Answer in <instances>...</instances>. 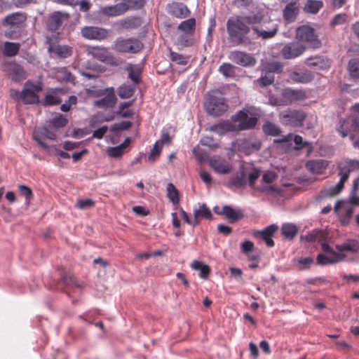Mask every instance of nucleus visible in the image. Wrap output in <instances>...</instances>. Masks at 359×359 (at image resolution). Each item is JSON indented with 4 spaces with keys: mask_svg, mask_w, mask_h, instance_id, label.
Returning <instances> with one entry per match:
<instances>
[{
    "mask_svg": "<svg viewBox=\"0 0 359 359\" xmlns=\"http://www.w3.org/2000/svg\"><path fill=\"white\" fill-rule=\"evenodd\" d=\"M8 65V72L10 73L12 81L14 82H20L26 77V72L25 69L19 64L15 62H10Z\"/></svg>",
    "mask_w": 359,
    "mask_h": 359,
    "instance_id": "obj_23",
    "label": "nucleus"
},
{
    "mask_svg": "<svg viewBox=\"0 0 359 359\" xmlns=\"http://www.w3.org/2000/svg\"><path fill=\"white\" fill-rule=\"evenodd\" d=\"M337 252L343 253V252H349L356 253L359 250V243L356 240H353L348 243L335 245Z\"/></svg>",
    "mask_w": 359,
    "mask_h": 359,
    "instance_id": "obj_37",
    "label": "nucleus"
},
{
    "mask_svg": "<svg viewBox=\"0 0 359 359\" xmlns=\"http://www.w3.org/2000/svg\"><path fill=\"white\" fill-rule=\"evenodd\" d=\"M163 145L159 142H156L151 150V153L148 156L149 161H154L156 158L161 154Z\"/></svg>",
    "mask_w": 359,
    "mask_h": 359,
    "instance_id": "obj_54",
    "label": "nucleus"
},
{
    "mask_svg": "<svg viewBox=\"0 0 359 359\" xmlns=\"http://www.w3.org/2000/svg\"><path fill=\"white\" fill-rule=\"evenodd\" d=\"M290 79L295 83H307L313 79V75L309 70L293 71L290 74Z\"/></svg>",
    "mask_w": 359,
    "mask_h": 359,
    "instance_id": "obj_22",
    "label": "nucleus"
},
{
    "mask_svg": "<svg viewBox=\"0 0 359 359\" xmlns=\"http://www.w3.org/2000/svg\"><path fill=\"white\" fill-rule=\"evenodd\" d=\"M62 100L60 97L49 93L47 94L44 99L41 100V103L43 107L55 106L60 104Z\"/></svg>",
    "mask_w": 359,
    "mask_h": 359,
    "instance_id": "obj_44",
    "label": "nucleus"
},
{
    "mask_svg": "<svg viewBox=\"0 0 359 359\" xmlns=\"http://www.w3.org/2000/svg\"><path fill=\"white\" fill-rule=\"evenodd\" d=\"M349 76L353 79H359V58L354 57L349 60V63L347 66Z\"/></svg>",
    "mask_w": 359,
    "mask_h": 359,
    "instance_id": "obj_40",
    "label": "nucleus"
},
{
    "mask_svg": "<svg viewBox=\"0 0 359 359\" xmlns=\"http://www.w3.org/2000/svg\"><path fill=\"white\" fill-rule=\"evenodd\" d=\"M264 70L268 74L280 73L283 71V65L278 62L271 63L265 67Z\"/></svg>",
    "mask_w": 359,
    "mask_h": 359,
    "instance_id": "obj_59",
    "label": "nucleus"
},
{
    "mask_svg": "<svg viewBox=\"0 0 359 359\" xmlns=\"http://www.w3.org/2000/svg\"><path fill=\"white\" fill-rule=\"evenodd\" d=\"M209 130L215 132L219 135H224L229 132L238 131L236 128V124L229 121H219L217 123L210 126Z\"/></svg>",
    "mask_w": 359,
    "mask_h": 359,
    "instance_id": "obj_21",
    "label": "nucleus"
},
{
    "mask_svg": "<svg viewBox=\"0 0 359 359\" xmlns=\"http://www.w3.org/2000/svg\"><path fill=\"white\" fill-rule=\"evenodd\" d=\"M320 246H321L322 250L325 254L332 255V256H337V257L346 256V255L344 253L337 252V251H335L333 249V248L332 246H330L329 244H327V243H322Z\"/></svg>",
    "mask_w": 359,
    "mask_h": 359,
    "instance_id": "obj_60",
    "label": "nucleus"
},
{
    "mask_svg": "<svg viewBox=\"0 0 359 359\" xmlns=\"http://www.w3.org/2000/svg\"><path fill=\"white\" fill-rule=\"evenodd\" d=\"M306 114L300 109L287 108L278 114L280 123L287 127L300 128L304 126Z\"/></svg>",
    "mask_w": 359,
    "mask_h": 359,
    "instance_id": "obj_5",
    "label": "nucleus"
},
{
    "mask_svg": "<svg viewBox=\"0 0 359 359\" xmlns=\"http://www.w3.org/2000/svg\"><path fill=\"white\" fill-rule=\"evenodd\" d=\"M351 129L355 133L349 134V140L353 142L355 148H359V116L352 119Z\"/></svg>",
    "mask_w": 359,
    "mask_h": 359,
    "instance_id": "obj_34",
    "label": "nucleus"
},
{
    "mask_svg": "<svg viewBox=\"0 0 359 359\" xmlns=\"http://www.w3.org/2000/svg\"><path fill=\"white\" fill-rule=\"evenodd\" d=\"M196 24H179L177 27V45L180 48L192 46L196 43Z\"/></svg>",
    "mask_w": 359,
    "mask_h": 359,
    "instance_id": "obj_6",
    "label": "nucleus"
},
{
    "mask_svg": "<svg viewBox=\"0 0 359 359\" xmlns=\"http://www.w3.org/2000/svg\"><path fill=\"white\" fill-rule=\"evenodd\" d=\"M126 12L129 10H138L146 4V0H122Z\"/></svg>",
    "mask_w": 359,
    "mask_h": 359,
    "instance_id": "obj_41",
    "label": "nucleus"
},
{
    "mask_svg": "<svg viewBox=\"0 0 359 359\" xmlns=\"http://www.w3.org/2000/svg\"><path fill=\"white\" fill-rule=\"evenodd\" d=\"M69 15L67 13L57 11L53 13L50 18V22H62L67 20Z\"/></svg>",
    "mask_w": 359,
    "mask_h": 359,
    "instance_id": "obj_61",
    "label": "nucleus"
},
{
    "mask_svg": "<svg viewBox=\"0 0 359 359\" xmlns=\"http://www.w3.org/2000/svg\"><path fill=\"white\" fill-rule=\"evenodd\" d=\"M55 53L61 58H67L71 55L72 49L67 46H57L55 49Z\"/></svg>",
    "mask_w": 359,
    "mask_h": 359,
    "instance_id": "obj_52",
    "label": "nucleus"
},
{
    "mask_svg": "<svg viewBox=\"0 0 359 359\" xmlns=\"http://www.w3.org/2000/svg\"><path fill=\"white\" fill-rule=\"evenodd\" d=\"M94 201L91 198L79 199L77 201L76 207L81 210H86L94 205Z\"/></svg>",
    "mask_w": 359,
    "mask_h": 359,
    "instance_id": "obj_62",
    "label": "nucleus"
},
{
    "mask_svg": "<svg viewBox=\"0 0 359 359\" xmlns=\"http://www.w3.org/2000/svg\"><path fill=\"white\" fill-rule=\"evenodd\" d=\"M144 48V44L137 39L118 38L114 44V50L120 53H136Z\"/></svg>",
    "mask_w": 359,
    "mask_h": 359,
    "instance_id": "obj_8",
    "label": "nucleus"
},
{
    "mask_svg": "<svg viewBox=\"0 0 359 359\" xmlns=\"http://www.w3.org/2000/svg\"><path fill=\"white\" fill-rule=\"evenodd\" d=\"M322 238V230L319 229H313L312 231H308L306 234L300 236V241L307 243H313Z\"/></svg>",
    "mask_w": 359,
    "mask_h": 359,
    "instance_id": "obj_36",
    "label": "nucleus"
},
{
    "mask_svg": "<svg viewBox=\"0 0 359 359\" xmlns=\"http://www.w3.org/2000/svg\"><path fill=\"white\" fill-rule=\"evenodd\" d=\"M346 176L340 177L339 182L330 189V195H337L339 194L344 189V183L347 182Z\"/></svg>",
    "mask_w": 359,
    "mask_h": 359,
    "instance_id": "obj_58",
    "label": "nucleus"
},
{
    "mask_svg": "<svg viewBox=\"0 0 359 359\" xmlns=\"http://www.w3.org/2000/svg\"><path fill=\"white\" fill-rule=\"evenodd\" d=\"M97 96H104L103 97L99 100H96L94 102V105L100 109H113L116 104L117 98L113 87L106 88L100 90L97 93Z\"/></svg>",
    "mask_w": 359,
    "mask_h": 359,
    "instance_id": "obj_9",
    "label": "nucleus"
},
{
    "mask_svg": "<svg viewBox=\"0 0 359 359\" xmlns=\"http://www.w3.org/2000/svg\"><path fill=\"white\" fill-rule=\"evenodd\" d=\"M346 256H327L325 254L320 253L316 258V263L320 266H325L327 264H336L340 263L345 259Z\"/></svg>",
    "mask_w": 359,
    "mask_h": 359,
    "instance_id": "obj_28",
    "label": "nucleus"
},
{
    "mask_svg": "<svg viewBox=\"0 0 359 359\" xmlns=\"http://www.w3.org/2000/svg\"><path fill=\"white\" fill-rule=\"evenodd\" d=\"M280 97H282V100H280V102L278 104L287 105L296 101L304 100L306 99V95L303 90H294L290 88H286L283 90Z\"/></svg>",
    "mask_w": 359,
    "mask_h": 359,
    "instance_id": "obj_13",
    "label": "nucleus"
},
{
    "mask_svg": "<svg viewBox=\"0 0 359 359\" xmlns=\"http://www.w3.org/2000/svg\"><path fill=\"white\" fill-rule=\"evenodd\" d=\"M208 164L218 174H227L231 170V165L219 156H214L210 158Z\"/></svg>",
    "mask_w": 359,
    "mask_h": 359,
    "instance_id": "obj_17",
    "label": "nucleus"
},
{
    "mask_svg": "<svg viewBox=\"0 0 359 359\" xmlns=\"http://www.w3.org/2000/svg\"><path fill=\"white\" fill-rule=\"evenodd\" d=\"M337 169L339 170L338 175L340 177H344V175L347 180L350 177V169L348 168L345 160L337 164Z\"/></svg>",
    "mask_w": 359,
    "mask_h": 359,
    "instance_id": "obj_57",
    "label": "nucleus"
},
{
    "mask_svg": "<svg viewBox=\"0 0 359 359\" xmlns=\"http://www.w3.org/2000/svg\"><path fill=\"white\" fill-rule=\"evenodd\" d=\"M127 70L128 71V78L135 84H138L141 81L142 68L136 65H129L127 67Z\"/></svg>",
    "mask_w": 359,
    "mask_h": 359,
    "instance_id": "obj_39",
    "label": "nucleus"
},
{
    "mask_svg": "<svg viewBox=\"0 0 359 359\" xmlns=\"http://www.w3.org/2000/svg\"><path fill=\"white\" fill-rule=\"evenodd\" d=\"M27 20V14L23 12H16L5 17L3 22H25Z\"/></svg>",
    "mask_w": 359,
    "mask_h": 359,
    "instance_id": "obj_43",
    "label": "nucleus"
},
{
    "mask_svg": "<svg viewBox=\"0 0 359 359\" xmlns=\"http://www.w3.org/2000/svg\"><path fill=\"white\" fill-rule=\"evenodd\" d=\"M78 98L75 95H72L68 97L65 102L61 104L60 109L63 112H68L73 104H76Z\"/></svg>",
    "mask_w": 359,
    "mask_h": 359,
    "instance_id": "obj_55",
    "label": "nucleus"
},
{
    "mask_svg": "<svg viewBox=\"0 0 359 359\" xmlns=\"http://www.w3.org/2000/svg\"><path fill=\"white\" fill-rule=\"evenodd\" d=\"M226 32L229 33V41L233 46H245L251 43L248 36L250 28L248 24H226Z\"/></svg>",
    "mask_w": 359,
    "mask_h": 359,
    "instance_id": "obj_3",
    "label": "nucleus"
},
{
    "mask_svg": "<svg viewBox=\"0 0 359 359\" xmlns=\"http://www.w3.org/2000/svg\"><path fill=\"white\" fill-rule=\"evenodd\" d=\"M306 50V46L300 41H292L285 44L282 50H280V55L286 60H291L298 57Z\"/></svg>",
    "mask_w": 359,
    "mask_h": 359,
    "instance_id": "obj_10",
    "label": "nucleus"
},
{
    "mask_svg": "<svg viewBox=\"0 0 359 359\" xmlns=\"http://www.w3.org/2000/svg\"><path fill=\"white\" fill-rule=\"evenodd\" d=\"M166 11L170 15L180 19L186 18L190 15L187 6L180 2L168 4L166 6Z\"/></svg>",
    "mask_w": 359,
    "mask_h": 359,
    "instance_id": "obj_18",
    "label": "nucleus"
},
{
    "mask_svg": "<svg viewBox=\"0 0 359 359\" xmlns=\"http://www.w3.org/2000/svg\"><path fill=\"white\" fill-rule=\"evenodd\" d=\"M229 59L235 64L245 67H252L256 64V60L252 55L241 50L231 51Z\"/></svg>",
    "mask_w": 359,
    "mask_h": 359,
    "instance_id": "obj_11",
    "label": "nucleus"
},
{
    "mask_svg": "<svg viewBox=\"0 0 359 359\" xmlns=\"http://www.w3.org/2000/svg\"><path fill=\"white\" fill-rule=\"evenodd\" d=\"M43 86L40 80H27L22 86L18 99L25 104H40L38 93L43 90Z\"/></svg>",
    "mask_w": 359,
    "mask_h": 359,
    "instance_id": "obj_2",
    "label": "nucleus"
},
{
    "mask_svg": "<svg viewBox=\"0 0 359 359\" xmlns=\"http://www.w3.org/2000/svg\"><path fill=\"white\" fill-rule=\"evenodd\" d=\"M46 139L50 140H55V133L49 130L46 126H44L41 129L35 130L33 133V140L36 142L41 147L45 149H50V147L44 142Z\"/></svg>",
    "mask_w": 359,
    "mask_h": 359,
    "instance_id": "obj_16",
    "label": "nucleus"
},
{
    "mask_svg": "<svg viewBox=\"0 0 359 359\" xmlns=\"http://www.w3.org/2000/svg\"><path fill=\"white\" fill-rule=\"evenodd\" d=\"M167 196L173 204H177L180 203V198L179 191L172 182H169L167 185Z\"/></svg>",
    "mask_w": 359,
    "mask_h": 359,
    "instance_id": "obj_42",
    "label": "nucleus"
},
{
    "mask_svg": "<svg viewBox=\"0 0 359 359\" xmlns=\"http://www.w3.org/2000/svg\"><path fill=\"white\" fill-rule=\"evenodd\" d=\"M308 65L318 70H324L329 68L330 62L324 57H316L309 59Z\"/></svg>",
    "mask_w": 359,
    "mask_h": 359,
    "instance_id": "obj_31",
    "label": "nucleus"
},
{
    "mask_svg": "<svg viewBox=\"0 0 359 359\" xmlns=\"http://www.w3.org/2000/svg\"><path fill=\"white\" fill-rule=\"evenodd\" d=\"M274 81V75L272 74H268L265 72V74L261 76L257 80V82L261 87H266L271 83H273Z\"/></svg>",
    "mask_w": 359,
    "mask_h": 359,
    "instance_id": "obj_50",
    "label": "nucleus"
},
{
    "mask_svg": "<svg viewBox=\"0 0 359 359\" xmlns=\"http://www.w3.org/2000/svg\"><path fill=\"white\" fill-rule=\"evenodd\" d=\"M294 261L300 264V268L303 270L309 269L310 265L313 262L312 258L310 257H301L299 259H295Z\"/></svg>",
    "mask_w": 359,
    "mask_h": 359,
    "instance_id": "obj_63",
    "label": "nucleus"
},
{
    "mask_svg": "<svg viewBox=\"0 0 359 359\" xmlns=\"http://www.w3.org/2000/svg\"><path fill=\"white\" fill-rule=\"evenodd\" d=\"M50 123L55 129L62 128L67 125V119L62 114H58L50 120Z\"/></svg>",
    "mask_w": 359,
    "mask_h": 359,
    "instance_id": "obj_49",
    "label": "nucleus"
},
{
    "mask_svg": "<svg viewBox=\"0 0 359 359\" xmlns=\"http://www.w3.org/2000/svg\"><path fill=\"white\" fill-rule=\"evenodd\" d=\"M261 148V142L255 138H243L238 142V151L245 155H250Z\"/></svg>",
    "mask_w": 359,
    "mask_h": 359,
    "instance_id": "obj_14",
    "label": "nucleus"
},
{
    "mask_svg": "<svg viewBox=\"0 0 359 359\" xmlns=\"http://www.w3.org/2000/svg\"><path fill=\"white\" fill-rule=\"evenodd\" d=\"M278 226L276 224H272L262 230H255L252 232V236L255 238H259L264 242L269 248H273L275 245L273 237L277 232Z\"/></svg>",
    "mask_w": 359,
    "mask_h": 359,
    "instance_id": "obj_12",
    "label": "nucleus"
},
{
    "mask_svg": "<svg viewBox=\"0 0 359 359\" xmlns=\"http://www.w3.org/2000/svg\"><path fill=\"white\" fill-rule=\"evenodd\" d=\"M20 47L19 43L6 41L4 43L3 54L6 57H14L18 54Z\"/></svg>",
    "mask_w": 359,
    "mask_h": 359,
    "instance_id": "obj_32",
    "label": "nucleus"
},
{
    "mask_svg": "<svg viewBox=\"0 0 359 359\" xmlns=\"http://www.w3.org/2000/svg\"><path fill=\"white\" fill-rule=\"evenodd\" d=\"M170 60L179 65H187L188 63L187 57L177 52L170 50L169 54Z\"/></svg>",
    "mask_w": 359,
    "mask_h": 359,
    "instance_id": "obj_46",
    "label": "nucleus"
},
{
    "mask_svg": "<svg viewBox=\"0 0 359 359\" xmlns=\"http://www.w3.org/2000/svg\"><path fill=\"white\" fill-rule=\"evenodd\" d=\"M18 191L21 196L25 197L26 203L29 205L33 196L32 189L25 184H20Z\"/></svg>",
    "mask_w": 359,
    "mask_h": 359,
    "instance_id": "obj_51",
    "label": "nucleus"
},
{
    "mask_svg": "<svg viewBox=\"0 0 359 359\" xmlns=\"http://www.w3.org/2000/svg\"><path fill=\"white\" fill-rule=\"evenodd\" d=\"M257 109L253 106H245L231 116V121L236 124L237 131L252 130L255 128L257 121Z\"/></svg>",
    "mask_w": 359,
    "mask_h": 359,
    "instance_id": "obj_1",
    "label": "nucleus"
},
{
    "mask_svg": "<svg viewBox=\"0 0 359 359\" xmlns=\"http://www.w3.org/2000/svg\"><path fill=\"white\" fill-rule=\"evenodd\" d=\"M135 90V86L123 83L117 88V94L121 99H129L133 96Z\"/></svg>",
    "mask_w": 359,
    "mask_h": 359,
    "instance_id": "obj_33",
    "label": "nucleus"
},
{
    "mask_svg": "<svg viewBox=\"0 0 359 359\" xmlns=\"http://www.w3.org/2000/svg\"><path fill=\"white\" fill-rule=\"evenodd\" d=\"M327 164L323 160L309 161L306 163V169L312 174L320 175L325 170Z\"/></svg>",
    "mask_w": 359,
    "mask_h": 359,
    "instance_id": "obj_29",
    "label": "nucleus"
},
{
    "mask_svg": "<svg viewBox=\"0 0 359 359\" xmlns=\"http://www.w3.org/2000/svg\"><path fill=\"white\" fill-rule=\"evenodd\" d=\"M297 0H292L283 10V16L287 21H294L299 13Z\"/></svg>",
    "mask_w": 359,
    "mask_h": 359,
    "instance_id": "obj_27",
    "label": "nucleus"
},
{
    "mask_svg": "<svg viewBox=\"0 0 359 359\" xmlns=\"http://www.w3.org/2000/svg\"><path fill=\"white\" fill-rule=\"evenodd\" d=\"M76 285V279H75L73 276L67 274H62L60 279L58 280V282L56 283L55 285V290H64L65 287H73Z\"/></svg>",
    "mask_w": 359,
    "mask_h": 359,
    "instance_id": "obj_30",
    "label": "nucleus"
},
{
    "mask_svg": "<svg viewBox=\"0 0 359 359\" xmlns=\"http://www.w3.org/2000/svg\"><path fill=\"white\" fill-rule=\"evenodd\" d=\"M222 214L229 219L230 223L233 224L244 217L243 210L241 208H235L231 205H224L222 209Z\"/></svg>",
    "mask_w": 359,
    "mask_h": 359,
    "instance_id": "obj_19",
    "label": "nucleus"
},
{
    "mask_svg": "<svg viewBox=\"0 0 359 359\" xmlns=\"http://www.w3.org/2000/svg\"><path fill=\"white\" fill-rule=\"evenodd\" d=\"M8 27L6 31V36L10 39H16L20 36L19 29L21 28L20 25L22 24H3Z\"/></svg>",
    "mask_w": 359,
    "mask_h": 359,
    "instance_id": "obj_47",
    "label": "nucleus"
},
{
    "mask_svg": "<svg viewBox=\"0 0 359 359\" xmlns=\"http://www.w3.org/2000/svg\"><path fill=\"white\" fill-rule=\"evenodd\" d=\"M100 13L108 17H116L126 13L124 5L122 1L115 5L102 7Z\"/></svg>",
    "mask_w": 359,
    "mask_h": 359,
    "instance_id": "obj_24",
    "label": "nucleus"
},
{
    "mask_svg": "<svg viewBox=\"0 0 359 359\" xmlns=\"http://www.w3.org/2000/svg\"><path fill=\"white\" fill-rule=\"evenodd\" d=\"M262 130L266 135L276 137L281 133V129L274 123L266 121L262 126Z\"/></svg>",
    "mask_w": 359,
    "mask_h": 359,
    "instance_id": "obj_38",
    "label": "nucleus"
},
{
    "mask_svg": "<svg viewBox=\"0 0 359 359\" xmlns=\"http://www.w3.org/2000/svg\"><path fill=\"white\" fill-rule=\"evenodd\" d=\"M292 138L293 139V142L294 143V149L296 150L302 149L305 146L309 145V142L304 141L300 135H294L292 137L291 133H289L287 135H283L281 138L275 139L273 142L275 144L286 143L290 142Z\"/></svg>",
    "mask_w": 359,
    "mask_h": 359,
    "instance_id": "obj_20",
    "label": "nucleus"
},
{
    "mask_svg": "<svg viewBox=\"0 0 359 359\" xmlns=\"http://www.w3.org/2000/svg\"><path fill=\"white\" fill-rule=\"evenodd\" d=\"M82 36L91 40H102L106 39L109 36V31L93 26L85 27L81 29Z\"/></svg>",
    "mask_w": 359,
    "mask_h": 359,
    "instance_id": "obj_15",
    "label": "nucleus"
},
{
    "mask_svg": "<svg viewBox=\"0 0 359 359\" xmlns=\"http://www.w3.org/2000/svg\"><path fill=\"white\" fill-rule=\"evenodd\" d=\"M194 217H201L206 219H212V213H211L210 210L206 207L205 203H202L200 205L199 209H196L194 210Z\"/></svg>",
    "mask_w": 359,
    "mask_h": 359,
    "instance_id": "obj_48",
    "label": "nucleus"
},
{
    "mask_svg": "<svg viewBox=\"0 0 359 359\" xmlns=\"http://www.w3.org/2000/svg\"><path fill=\"white\" fill-rule=\"evenodd\" d=\"M296 38L301 43L302 41L306 42L312 48H319L321 45V42L318 39V35L315 34L314 29L307 25L296 29Z\"/></svg>",
    "mask_w": 359,
    "mask_h": 359,
    "instance_id": "obj_7",
    "label": "nucleus"
},
{
    "mask_svg": "<svg viewBox=\"0 0 359 359\" xmlns=\"http://www.w3.org/2000/svg\"><path fill=\"white\" fill-rule=\"evenodd\" d=\"M205 111L210 116H222L228 109L225 99L219 91L209 93L205 104Z\"/></svg>",
    "mask_w": 359,
    "mask_h": 359,
    "instance_id": "obj_4",
    "label": "nucleus"
},
{
    "mask_svg": "<svg viewBox=\"0 0 359 359\" xmlns=\"http://www.w3.org/2000/svg\"><path fill=\"white\" fill-rule=\"evenodd\" d=\"M47 29L50 32V35L46 36V43L49 45V50L55 42H57L60 33L58 32L62 24H47Z\"/></svg>",
    "mask_w": 359,
    "mask_h": 359,
    "instance_id": "obj_25",
    "label": "nucleus"
},
{
    "mask_svg": "<svg viewBox=\"0 0 359 359\" xmlns=\"http://www.w3.org/2000/svg\"><path fill=\"white\" fill-rule=\"evenodd\" d=\"M298 233V226L293 223L286 222L280 226V235L287 241H292Z\"/></svg>",
    "mask_w": 359,
    "mask_h": 359,
    "instance_id": "obj_26",
    "label": "nucleus"
},
{
    "mask_svg": "<svg viewBox=\"0 0 359 359\" xmlns=\"http://www.w3.org/2000/svg\"><path fill=\"white\" fill-rule=\"evenodd\" d=\"M234 66L230 63H223L219 67V72L225 77L232 76Z\"/></svg>",
    "mask_w": 359,
    "mask_h": 359,
    "instance_id": "obj_53",
    "label": "nucleus"
},
{
    "mask_svg": "<svg viewBox=\"0 0 359 359\" xmlns=\"http://www.w3.org/2000/svg\"><path fill=\"white\" fill-rule=\"evenodd\" d=\"M323 3L320 0H307L304 11L307 13L316 14L323 8Z\"/></svg>",
    "mask_w": 359,
    "mask_h": 359,
    "instance_id": "obj_35",
    "label": "nucleus"
},
{
    "mask_svg": "<svg viewBox=\"0 0 359 359\" xmlns=\"http://www.w3.org/2000/svg\"><path fill=\"white\" fill-rule=\"evenodd\" d=\"M253 30L257 34L258 36H261L262 39H268L273 37L277 32V27H274L272 29L269 31L265 30H259L257 28L254 27Z\"/></svg>",
    "mask_w": 359,
    "mask_h": 359,
    "instance_id": "obj_56",
    "label": "nucleus"
},
{
    "mask_svg": "<svg viewBox=\"0 0 359 359\" xmlns=\"http://www.w3.org/2000/svg\"><path fill=\"white\" fill-rule=\"evenodd\" d=\"M133 126L131 121H122L120 123H116L111 126L110 131L116 133L119 131H125L130 129Z\"/></svg>",
    "mask_w": 359,
    "mask_h": 359,
    "instance_id": "obj_45",
    "label": "nucleus"
},
{
    "mask_svg": "<svg viewBox=\"0 0 359 359\" xmlns=\"http://www.w3.org/2000/svg\"><path fill=\"white\" fill-rule=\"evenodd\" d=\"M107 151H108V156L111 158H119L123 154V150L118 146H115L114 147H109Z\"/></svg>",
    "mask_w": 359,
    "mask_h": 359,
    "instance_id": "obj_64",
    "label": "nucleus"
}]
</instances>
